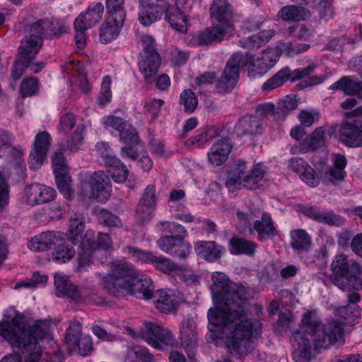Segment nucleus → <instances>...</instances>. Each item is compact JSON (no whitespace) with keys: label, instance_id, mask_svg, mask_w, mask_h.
<instances>
[{"label":"nucleus","instance_id":"obj_1","mask_svg":"<svg viewBox=\"0 0 362 362\" xmlns=\"http://www.w3.org/2000/svg\"><path fill=\"white\" fill-rule=\"evenodd\" d=\"M211 289L217 305L208 312L209 329L221 331L231 354L245 356L255 347L252 339L259 336L262 329L259 320L248 317V292L242 285L230 281L221 272L211 275Z\"/></svg>","mask_w":362,"mask_h":362},{"label":"nucleus","instance_id":"obj_2","mask_svg":"<svg viewBox=\"0 0 362 362\" xmlns=\"http://www.w3.org/2000/svg\"><path fill=\"white\" fill-rule=\"evenodd\" d=\"M360 314L358 306H344L337 310L343 321L332 320L322 324L312 311L302 317L300 329L293 335V358L296 362H309L311 357V342L315 349L327 348L329 345L344 342L346 325L357 322Z\"/></svg>","mask_w":362,"mask_h":362},{"label":"nucleus","instance_id":"obj_3","mask_svg":"<svg viewBox=\"0 0 362 362\" xmlns=\"http://www.w3.org/2000/svg\"><path fill=\"white\" fill-rule=\"evenodd\" d=\"M1 337L21 354L27 362H62L64 356L50 334L46 321L37 320L25 327L24 317L18 315L6 327L1 325Z\"/></svg>","mask_w":362,"mask_h":362},{"label":"nucleus","instance_id":"obj_4","mask_svg":"<svg viewBox=\"0 0 362 362\" xmlns=\"http://www.w3.org/2000/svg\"><path fill=\"white\" fill-rule=\"evenodd\" d=\"M111 274L103 279V287L115 297L124 294L136 295L145 299L153 297L154 286L151 279L126 261L110 264Z\"/></svg>","mask_w":362,"mask_h":362},{"label":"nucleus","instance_id":"obj_5","mask_svg":"<svg viewBox=\"0 0 362 362\" xmlns=\"http://www.w3.org/2000/svg\"><path fill=\"white\" fill-rule=\"evenodd\" d=\"M210 13L211 18L218 24L205 29L199 35L201 45L221 42L234 30L233 8L227 0H213Z\"/></svg>","mask_w":362,"mask_h":362},{"label":"nucleus","instance_id":"obj_6","mask_svg":"<svg viewBox=\"0 0 362 362\" xmlns=\"http://www.w3.org/2000/svg\"><path fill=\"white\" fill-rule=\"evenodd\" d=\"M29 37L21 42L19 47L20 59L15 62L12 76L14 79H19L27 69L28 59L30 53H38L43 42L44 37H52L56 35L57 32L53 23L48 19L40 20L33 23L30 29Z\"/></svg>","mask_w":362,"mask_h":362},{"label":"nucleus","instance_id":"obj_7","mask_svg":"<svg viewBox=\"0 0 362 362\" xmlns=\"http://www.w3.org/2000/svg\"><path fill=\"white\" fill-rule=\"evenodd\" d=\"M330 279L342 291L362 290V267L343 254L337 255L331 264Z\"/></svg>","mask_w":362,"mask_h":362},{"label":"nucleus","instance_id":"obj_8","mask_svg":"<svg viewBox=\"0 0 362 362\" xmlns=\"http://www.w3.org/2000/svg\"><path fill=\"white\" fill-rule=\"evenodd\" d=\"M160 229L170 233H178L180 235H166L161 237L157 242L159 248L163 252L180 259H186L191 251L190 244L185 240L187 235L185 228L180 224L164 221L160 223Z\"/></svg>","mask_w":362,"mask_h":362},{"label":"nucleus","instance_id":"obj_9","mask_svg":"<svg viewBox=\"0 0 362 362\" xmlns=\"http://www.w3.org/2000/svg\"><path fill=\"white\" fill-rule=\"evenodd\" d=\"M235 166L233 174L226 182V186L230 192L243 188L254 189L266 175L265 168L259 163L254 165L250 172L247 170V163L243 160L236 161Z\"/></svg>","mask_w":362,"mask_h":362},{"label":"nucleus","instance_id":"obj_10","mask_svg":"<svg viewBox=\"0 0 362 362\" xmlns=\"http://www.w3.org/2000/svg\"><path fill=\"white\" fill-rule=\"evenodd\" d=\"M112 245V241L108 234L98 233L95 240L93 232L87 230L81 240V251L78 252V267L83 268L93 263L94 257L98 255L101 250H107Z\"/></svg>","mask_w":362,"mask_h":362},{"label":"nucleus","instance_id":"obj_11","mask_svg":"<svg viewBox=\"0 0 362 362\" xmlns=\"http://www.w3.org/2000/svg\"><path fill=\"white\" fill-rule=\"evenodd\" d=\"M141 337L149 345L156 349H162L163 346H173L176 344V339L168 328L151 322L145 324Z\"/></svg>","mask_w":362,"mask_h":362},{"label":"nucleus","instance_id":"obj_12","mask_svg":"<svg viewBox=\"0 0 362 362\" xmlns=\"http://www.w3.org/2000/svg\"><path fill=\"white\" fill-rule=\"evenodd\" d=\"M66 343L71 352H78L83 356L91 354L92 339L90 336L81 337V325L78 322H72L66 331Z\"/></svg>","mask_w":362,"mask_h":362},{"label":"nucleus","instance_id":"obj_13","mask_svg":"<svg viewBox=\"0 0 362 362\" xmlns=\"http://www.w3.org/2000/svg\"><path fill=\"white\" fill-rule=\"evenodd\" d=\"M96 148L103 157L107 172L112 180L116 182H124L129 175V170L119 159L109 153V144L100 142L96 144Z\"/></svg>","mask_w":362,"mask_h":362},{"label":"nucleus","instance_id":"obj_14","mask_svg":"<svg viewBox=\"0 0 362 362\" xmlns=\"http://www.w3.org/2000/svg\"><path fill=\"white\" fill-rule=\"evenodd\" d=\"M63 69L69 76V81L73 86L78 88L84 93H88L90 90L91 87L85 72L84 62L71 57L65 62Z\"/></svg>","mask_w":362,"mask_h":362},{"label":"nucleus","instance_id":"obj_15","mask_svg":"<svg viewBox=\"0 0 362 362\" xmlns=\"http://www.w3.org/2000/svg\"><path fill=\"white\" fill-rule=\"evenodd\" d=\"M102 122L105 128L119 132L120 139L125 144H134L139 141L136 129L127 121L115 115L105 116Z\"/></svg>","mask_w":362,"mask_h":362},{"label":"nucleus","instance_id":"obj_16","mask_svg":"<svg viewBox=\"0 0 362 362\" xmlns=\"http://www.w3.org/2000/svg\"><path fill=\"white\" fill-rule=\"evenodd\" d=\"M238 59L233 54L226 63V67L216 83L218 93L225 94L231 92L239 79L241 68L237 62Z\"/></svg>","mask_w":362,"mask_h":362},{"label":"nucleus","instance_id":"obj_17","mask_svg":"<svg viewBox=\"0 0 362 362\" xmlns=\"http://www.w3.org/2000/svg\"><path fill=\"white\" fill-rule=\"evenodd\" d=\"M338 140L348 147L362 146V129L356 122H343L336 128Z\"/></svg>","mask_w":362,"mask_h":362},{"label":"nucleus","instance_id":"obj_18","mask_svg":"<svg viewBox=\"0 0 362 362\" xmlns=\"http://www.w3.org/2000/svg\"><path fill=\"white\" fill-rule=\"evenodd\" d=\"M156 3H150L142 0L139 10V21L144 25H149L159 20L168 8L167 0H156Z\"/></svg>","mask_w":362,"mask_h":362},{"label":"nucleus","instance_id":"obj_19","mask_svg":"<svg viewBox=\"0 0 362 362\" xmlns=\"http://www.w3.org/2000/svg\"><path fill=\"white\" fill-rule=\"evenodd\" d=\"M90 197L104 203L110 197L111 185L109 177L103 172H95L89 180Z\"/></svg>","mask_w":362,"mask_h":362},{"label":"nucleus","instance_id":"obj_20","mask_svg":"<svg viewBox=\"0 0 362 362\" xmlns=\"http://www.w3.org/2000/svg\"><path fill=\"white\" fill-rule=\"evenodd\" d=\"M52 138L47 132L38 133L35 139L33 151L30 156V168L33 170H37L43 163Z\"/></svg>","mask_w":362,"mask_h":362},{"label":"nucleus","instance_id":"obj_21","mask_svg":"<svg viewBox=\"0 0 362 362\" xmlns=\"http://www.w3.org/2000/svg\"><path fill=\"white\" fill-rule=\"evenodd\" d=\"M54 285L58 297L66 296L76 303L85 300L83 292L71 282L67 276L63 274H56Z\"/></svg>","mask_w":362,"mask_h":362},{"label":"nucleus","instance_id":"obj_22","mask_svg":"<svg viewBox=\"0 0 362 362\" xmlns=\"http://www.w3.org/2000/svg\"><path fill=\"white\" fill-rule=\"evenodd\" d=\"M231 150L232 144L229 139L224 138L216 141L207 153L209 163L213 166L223 165L228 160Z\"/></svg>","mask_w":362,"mask_h":362},{"label":"nucleus","instance_id":"obj_23","mask_svg":"<svg viewBox=\"0 0 362 362\" xmlns=\"http://www.w3.org/2000/svg\"><path fill=\"white\" fill-rule=\"evenodd\" d=\"M155 297L156 308L166 314L175 312L183 301L182 296L172 291H157Z\"/></svg>","mask_w":362,"mask_h":362},{"label":"nucleus","instance_id":"obj_24","mask_svg":"<svg viewBox=\"0 0 362 362\" xmlns=\"http://www.w3.org/2000/svg\"><path fill=\"white\" fill-rule=\"evenodd\" d=\"M161 64L159 54L144 55L138 63L139 70L143 74L146 83L151 84L156 81Z\"/></svg>","mask_w":362,"mask_h":362},{"label":"nucleus","instance_id":"obj_25","mask_svg":"<svg viewBox=\"0 0 362 362\" xmlns=\"http://www.w3.org/2000/svg\"><path fill=\"white\" fill-rule=\"evenodd\" d=\"M156 187L148 185L137 206L136 214L143 221L148 220L156 204Z\"/></svg>","mask_w":362,"mask_h":362},{"label":"nucleus","instance_id":"obj_26","mask_svg":"<svg viewBox=\"0 0 362 362\" xmlns=\"http://www.w3.org/2000/svg\"><path fill=\"white\" fill-rule=\"evenodd\" d=\"M63 238V234L59 232L47 231L34 237L29 243L28 247L35 252H42L51 250Z\"/></svg>","mask_w":362,"mask_h":362},{"label":"nucleus","instance_id":"obj_27","mask_svg":"<svg viewBox=\"0 0 362 362\" xmlns=\"http://www.w3.org/2000/svg\"><path fill=\"white\" fill-rule=\"evenodd\" d=\"M103 5L100 3H95L90 5L86 13H81L76 18L74 25L81 28H90L95 25L101 20L103 14Z\"/></svg>","mask_w":362,"mask_h":362},{"label":"nucleus","instance_id":"obj_28","mask_svg":"<svg viewBox=\"0 0 362 362\" xmlns=\"http://www.w3.org/2000/svg\"><path fill=\"white\" fill-rule=\"evenodd\" d=\"M333 166L329 167L324 173V178L333 183L337 184L341 182L346 176V173L344 170L347 161L344 156L341 154H334L333 156Z\"/></svg>","mask_w":362,"mask_h":362},{"label":"nucleus","instance_id":"obj_29","mask_svg":"<svg viewBox=\"0 0 362 362\" xmlns=\"http://www.w3.org/2000/svg\"><path fill=\"white\" fill-rule=\"evenodd\" d=\"M253 229L257 233L259 240L273 238L278 233L272 216L268 213H263L261 219L254 222Z\"/></svg>","mask_w":362,"mask_h":362},{"label":"nucleus","instance_id":"obj_30","mask_svg":"<svg viewBox=\"0 0 362 362\" xmlns=\"http://www.w3.org/2000/svg\"><path fill=\"white\" fill-rule=\"evenodd\" d=\"M330 89L341 90L346 95H356L362 100V81H356L350 76H344L332 84Z\"/></svg>","mask_w":362,"mask_h":362},{"label":"nucleus","instance_id":"obj_31","mask_svg":"<svg viewBox=\"0 0 362 362\" xmlns=\"http://www.w3.org/2000/svg\"><path fill=\"white\" fill-rule=\"evenodd\" d=\"M194 250L197 255L210 262L219 259L223 252L222 247L214 241H199L194 245Z\"/></svg>","mask_w":362,"mask_h":362},{"label":"nucleus","instance_id":"obj_32","mask_svg":"<svg viewBox=\"0 0 362 362\" xmlns=\"http://www.w3.org/2000/svg\"><path fill=\"white\" fill-rule=\"evenodd\" d=\"M304 214L322 223H326L333 226H341L344 223V219L332 212L321 211L318 208L315 206L305 208Z\"/></svg>","mask_w":362,"mask_h":362},{"label":"nucleus","instance_id":"obj_33","mask_svg":"<svg viewBox=\"0 0 362 362\" xmlns=\"http://www.w3.org/2000/svg\"><path fill=\"white\" fill-rule=\"evenodd\" d=\"M124 21L107 17L105 23L100 30V40L103 43H109L115 40L123 26Z\"/></svg>","mask_w":362,"mask_h":362},{"label":"nucleus","instance_id":"obj_34","mask_svg":"<svg viewBox=\"0 0 362 362\" xmlns=\"http://www.w3.org/2000/svg\"><path fill=\"white\" fill-rule=\"evenodd\" d=\"M216 136V129L212 127L206 126L199 129L195 135L187 139L185 145L189 148H204L208 141Z\"/></svg>","mask_w":362,"mask_h":362},{"label":"nucleus","instance_id":"obj_35","mask_svg":"<svg viewBox=\"0 0 362 362\" xmlns=\"http://www.w3.org/2000/svg\"><path fill=\"white\" fill-rule=\"evenodd\" d=\"M291 247L298 252H308L312 244L310 235L303 229H295L291 232Z\"/></svg>","mask_w":362,"mask_h":362},{"label":"nucleus","instance_id":"obj_36","mask_svg":"<svg viewBox=\"0 0 362 362\" xmlns=\"http://www.w3.org/2000/svg\"><path fill=\"white\" fill-rule=\"evenodd\" d=\"M230 252L233 255H246L252 256L255 254L257 245L243 238L233 237L230 240Z\"/></svg>","mask_w":362,"mask_h":362},{"label":"nucleus","instance_id":"obj_37","mask_svg":"<svg viewBox=\"0 0 362 362\" xmlns=\"http://www.w3.org/2000/svg\"><path fill=\"white\" fill-rule=\"evenodd\" d=\"M165 20L172 28L177 31L185 32L187 30V18L185 13L177 7L171 6L168 4V8L165 10Z\"/></svg>","mask_w":362,"mask_h":362},{"label":"nucleus","instance_id":"obj_38","mask_svg":"<svg viewBox=\"0 0 362 362\" xmlns=\"http://www.w3.org/2000/svg\"><path fill=\"white\" fill-rule=\"evenodd\" d=\"M236 57L237 62L241 67V69H245L248 71L249 75L255 76V75H260V69H259V64H262L261 56H252L249 54H243L241 53H234Z\"/></svg>","mask_w":362,"mask_h":362},{"label":"nucleus","instance_id":"obj_39","mask_svg":"<svg viewBox=\"0 0 362 362\" xmlns=\"http://www.w3.org/2000/svg\"><path fill=\"white\" fill-rule=\"evenodd\" d=\"M309 14V11L303 7L290 5L282 7L278 13V16L284 21L293 22L304 21Z\"/></svg>","mask_w":362,"mask_h":362},{"label":"nucleus","instance_id":"obj_40","mask_svg":"<svg viewBox=\"0 0 362 362\" xmlns=\"http://www.w3.org/2000/svg\"><path fill=\"white\" fill-rule=\"evenodd\" d=\"M326 129L324 127H320L308 137H306L300 144L301 151L306 152L314 151L323 146L325 144Z\"/></svg>","mask_w":362,"mask_h":362},{"label":"nucleus","instance_id":"obj_41","mask_svg":"<svg viewBox=\"0 0 362 362\" xmlns=\"http://www.w3.org/2000/svg\"><path fill=\"white\" fill-rule=\"evenodd\" d=\"M182 345L186 347L194 346L197 339L196 325L192 320H183L180 326Z\"/></svg>","mask_w":362,"mask_h":362},{"label":"nucleus","instance_id":"obj_42","mask_svg":"<svg viewBox=\"0 0 362 362\" xmlns=\"http://www.w3.org/2000/svg\"><path fill=\"white\" fill-rule=\"evenodd\" d=\"M274 33L272 30H263L257 35L242 39L239 41L240 45L249 49H258L266 44L273 37Z\"/></svg>","mask_w":362,"mask_h":362},{"label":"nucleus","instance_id":"obj_43","mask_svg":"<svg viewBox=\"0 0 362 362\" xmlns=\"http://www.w3.org/2000/svg\"><path fill=\"white\" fill-rule=\"evenodd\" d=\"M235 128L239 134H255L260 132L261 126L255 117L248 116L240 119Z\"/></svg>","mask_w":362,"mask_h":362},{"label":"nucleus","instance_id":"obj_44","mask_svg":"<svg viewBox=\"0 0 362 362\" xmlns=\"http://www.w3.org/2000/svg\"><path fill=\"white\" fill-rule=\"evenodd\" d=\"M84 228L83 217L80 214H74L70 219L68 231V236L72 244L75 245L79 242Z\"/></svg>","mask_w":362,"mask_h":362},{"label":"nucleus","instance_id":"obj_45","mask_svg":"<svg viewBox=\"0 0 362 362\" xmlns=\"http://www.w3.org/2000/svg\"><path fill=\"white\" fill-rule=\"evenodd\" d=\"M48 277L47 275L41 274L39 272H34L30 278L21 280L16 284L14 288L19 289L25 288L34 289L37 287L45 286L47 282Z\"/></svg>","mask_w":362,"mask_h":362},{"label":"nucleus","instance_id":"obj_46","mask_svg":"<svg viewBox=\"0 0 362 362\" xmlns=\"http://www.w3.org/2000/svg\"><path fill=\"white\" fill-rule=\"evenodd\" d=\"M76 251L73 247L66 243L59 244L53 252L52 258L57 263H66L70 261L75 255Z\"/></svg>","mask_w":362,"mask_h":362},{"label":"nucleus","instance_id":"obj_47","mask_svg":"<svg viewBox=\"0 0 362 362\" xmlns=\"http://www.w3.org/2000/svg\"><path fill=\"white\" fill-rule=\"evenodd\" d=\"M289 75L288 69H284L279 71L263 84V90L265 91H270L282 86L286 81L290 80Z\"/></svg>","mask_w":362,"mask_h":362},{"label":"nucleus","instance_id":"obj_48","mask_svg":"<svg viewBox=\"0 0 362 362\" xmlns=\"http://www.w3.org/2000/svg\"><path fill=\"white\" fill-rule=\"evenodd\" d=\"M151 264H153L156 269L165 274H170L177 269V264L173 261L163 255H156V254H154L153 259H151Z\"/></svg>","mask_w":362,"mask_h":362},{"label":"nucleus","instance_id":"obj_49","mask_svg":"<svg viewBox=\"0 0 362 362\" xmlns=\"http://www.w3.org/2000/svg\"><path fill=\"white\" fill-rule=\"evenodd\" d=\"M124 0H107L106 6L108 12L107 17L118 19L121 21L125 20V11L123 6Z\"/></svg>","mask_w":362,"mask_h":362},{"label":"nucleus","instance_id":"obj_50","mask_svg":"<svg viewBox=\"0 0 362 362\" xmlns=\"http://www.w3.org/2000/svg\"><path fill=\"white\" fill-rule=\"evenodd\" d=\"M39 91V81L35 77L24 78L20 86V93L23 98L31 97Z\"/></svg>","mask_w":362,"mask_h":362},{"label":"nucleus","instance_id":"obj_51","mask_svg":"<svg viewBox=\"0 0 362 362\" xmlns=\"http://www.w3.org/2000/svg\"><path fill=\"white\" fill-rule=\"evenodd\" d=\"M180 103L184 105L185 111L193 112L197 107L198 100L194 93L188 89L183 90L180 96Z\"/></svg>","mask_w":362,"mask_h":362},{"label":"nucleus","instance_id":"obj_52","mask_svg":"<svg viewBox=\"0 0 362 362\" xmlns=\"http://www.w3.org/2000/svg\"><path fill=\"white\" fill-rule=\"evenodd\" d=\"M57 187L66 199H70L73 194L71 188V177L66 173L55 175Z\"/></svg>","mask_w":362,"mask_h":362},{"label":"nucleus","instance_id":"obj_53","mask_svg":"<svg viewBox=\"0 0 362 362\" xmlns=\"http://www.w3.org/2000/svg\"><path fill=\"white\" fill-rule=\"evenodd\" d=\"M124 252L129 255L135 261L141 262L142 263H151V259L154 255L152 252L144 251L131 246L126 247Z\"/></svg>","mask_w":362,"mask_h":362},{"label":"nucleus","instance_id":"obj_54","mask_svg":"<svg viewBox=\"0 0 362 362\" xmlns=\"http://www.w3.org/2000/svg\"><path fill=\"white\" fill-rule=\"evenodd\" d=\"M37 194V204H42L54 200L56 197L57 192L52 187L38 184Z\"/></svg>","mask_w":362,"mask_h":362},{"label":"nucleus","instance_id":"obj_55","mask_svg":"<svg viewBox=\"0 0 362 362\" xmlns=\"http://www.w3.org/2000/svg\"><path fill=\"white\" fill-rule=\"evenodd\" d=\"M13 139V137L8 132H1V146H6V148L11 156L20 161L23 154V150L20 147H10L9 144Z\"/></svg>","mask_w":362,"mask_h":362},{"label":"nucleus","instance_id":"obj_56","mask_svg":"<svg viewBox=\"0 0 362 362\" xmlns=\"http://www.w3.org/2000/svg\"><path fill=\"white\" fill-rule=\"evenodd\" d=\"M37 187L38 184H33L26 186L24 189V195L22 198L23 202L30 206L37 205Z\"/></svg>","mask_w":362,"mask_h":362},{"label":"nucleus","instance_id":"obj_57","mask_svg":"<svg viewBox=\"0 0 362 362\" xmlns=\"http://www.w3.org/2000/svg\"><path fill=\"white\" fill-rule=\"evenodd\" d=\"M99 221L110 227H122L121 220L115 215L111 214L107 210L102 209L99 213Z\"/></svg>","mask_w":362,"mask_h":362},{"label":"nucleus","instance_id":"obj_58","mask_svg":"<svg viewBox=\"0 0 362 362\" xmlns=\"http://www.w3.org/2000/svg\"><path fill=\"white\" fill-rule=\"evenodd\" d=\"M164 100L161 99H152L146 101L144 104L145 112L149 114L152 119L158 117Z\"/></svg>","mask_w":362,"mask_h":362},{"label":"nucleus","instance_id":"obj_59","mask_svg":"<svg viewBox=\"0 0 362 362\" xmlns=\"http://www.w3.org/2000/svg\"><path fill=\"white\" fill-rule=\"evenodd\" d=\"M76 118L71 113H66L61 117L59 124V131L66 134L75 126Z\"/></svg>","mask_w":362,"mask_h":362},{"label":"nucleus","instance_id":"obj_60","mask_svg":"<svg viewBox=\"0 0 362 362\" xmlns=\"http://www.w3.org/2000/svg\"><path fill=\"white\" fill-rule=\"evenodd\" d=\"M52 165L54 175L66 173V163L62 152L54 153L52 157Z\"/></svg>","mask_w":362,"mask_h":362},{"label":"nucleus","instance_id":"obj_61","mask_svg":"<svg viewBox=\"0 0 362 362\" xmlns=\"http://www.w3.org/2000/svg\"><path fill=\"white\" fill-rule=\"evenodd\" d=\"M317 66L315 64H309L307 67L296 69L293 71H289V77L291 81H296L300 80L303 78L310 76L315 69Z\"/></svg>","mask_w":362,"mask_h":362},{"label":"nucleus","instance_id":"obj_62","mask_svg":"<svg viewBox=\"0 0 362 362\" xmlns=\"http://www.w3.org/2000/svg\"><path fill=\"white\" fill-rule=\"evenodd\" d=\"M299 175L300 179L309 186L315 187L320 183L319 177L310 165L305 169V172H302Z\"/></svg>","mask_w":362,"mask_h":362},{"label":"nucleus","instance_id":"obj_63","mask_svg":"<svg viewBox=\"0 0 362 362\" xmlns=\"http://www.w3.org/2000/svg\"><path fill=\"white\" fill-rule=\"evenodd\" d=\"M319 119V115L314 111L302 110L298 115V119L305 127H310Z\"/></svg>","mask_w":362,"mask_h":362},{"label":"nucleus","instance_id":"obj_64","mask_svg":"<svg viewBox=\"0 0 362 362\" xmlns=\"http://www.w3.org/2000/svg\"><path fill=\"white\" fill-rule=\"evenodd\" d=\"M280 55V50L275 47L264 50L260 56L262 57V60H266V62L273 66L279 59Z\"/></svg>","mask_w":362,"mask_h":362}]
</instances>
